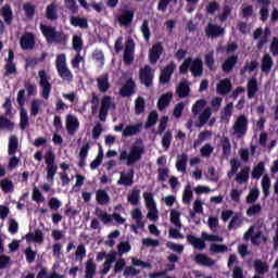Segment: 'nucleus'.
<instances>
[{
    "label": "nucleus",
    "mask_w": 278,
    "mask_h": 278,
    "mask_svg": "<svg viewBox=\"0 0 278 278\" xmlns=\"http://www.w3.org/2000/svg\"><path fill=\"white\" fill-rule=\"evenodd\" d=\"M175 68H177V65L170 63L162 71L160 77L161 84H168V81H170V76L175 73Z\"/></svg>",
    "instance_id": "obj_19"
},
{
    "label": "nucleus",
    "mask_w": 278,
    "mask_h": 278,
    "mask_svg": "<svg viewBox=\"0 0 278 278\" xmlns=\"http://www.w3.org/2000/svg\"><path fill=\"white\" fill-rule=\"evenodd\" d=\"M273 64H275V61H273L270 54H265L261 61V71L263 73H268L269 71H273Z\"/></svg>",
    "instance_id": "obj_24"
},
{
    "label": "nucleus",
    "mask_w": 278,
    "mask_h": 278,
    "mask_svg": "<svg viewBox=\"0 0 278 278\" xmlns=\"http://www.w3.org/2000/svg\"><path fill=\"white\" fill-rule=\"evenodd\" d=\"M143 200L147 208L157 206V203L155 202V197L152 192H143Z\"/></svg>",
    "instance_id": "obj_46"
},
{
    "label": "nucleus",
    "mask_w": 278,
    "mask_h": 278,
    "mask_svg": "<svg viewBox=\"0 0 278 278\" xmlns=\"http://www.w3.org/2000/svg\"><path fill=\"white\" fill-rule=\"evenodd\" d=\"M20 45L21 48L24 50L34 49V46L36 45L34 35L26 33L24 36H22Z\"/></svg>",
    "instance_id": "obj_21"
},
{
    "label": "nucleus",
    "mask_w": 278,
    "mask_h": 278,
    "mask_svg": "<svg viewBox=\"0 0 278 278\" xmlns=\"http://www.w3.org/2000/svg\"><path fill=\"white\" fill-rule=\"evenodd\" d=\"M187 168H188V154L186 153L178 154L176 156V170H178V173H182V175H186V173H188Z\"/></svg>",
    "instance_id": "obj_16"
},
{
    "label": "nucleus",
    "mask_w": 278,
    "mask_h": 278,
    "mask_svg": "<svg viewBox=\"0 0 278 278\" xmlns=\"http://www.w3.org/2000/svg\"><path fill=\"white\" fill-rule=\"evenodd\" d=\"M65 127L68 134H75L79 129V118L73 114H68L65 118Z\"/></svg>",
    "instance_id": "obj_14"
},
{
    "label": "nucleus",
    "mask_w": 278,
    "mask_h": 278,
    "mask_svg": "<svg viewBox=\"0 0 278 278\" xmlns=\"http://www.w3.org/2000/svg\"><path fill=\"white\" fill-rule=\"evenodd\" d=\"M205 64L210 68V71H216V62L214 61V51H208L205 56Z\"/></svg>",
    "instance_id": "obj_54"
},
{
    "label": "nucleus",
    "mask_w": 278,
    "mask_h": 278,
    "mask_svg": "<svg viewBox=\"0 0 278 278\" xmlns=\"http://www.w3.org/2000/svg\"><path fill=\"white\" fill-rule=\"evenodd\" d=\"M187 241L190 242L193 249L205 251V242H223L224 238L218 235L202 232L201 238H197L194 235H188Z\"/></svg>",
    "instance_id": "obj_2"
},
{
    "label": "nucleus",
    "mask_w": 278,
    "mask_h": 278,
    "mask_svg": "<svg viewBox=\"0 0 278 278\" xmlns=\"http://www.w3.org/2000/svg\"><path fill=\"white\" fill-rule=\"evenodd\" d=\"M96 201L99 205H109L110 203V193L103 189L96 191Z\"/></svg>",
    "instance_id": "obj_23"
},
{
    "label": "nucleus",
    "mask_w": 278,
    "mask_h": 278,
    "mask_svg": "<svg viewBox=\"0 0 278 278\" xmlns=\"http://www.w3.org/2000/svg\"><path fill=\"white\" fill-rule=\"evenodd\" d=\"M212 138V131L211 130H203L199 134L198 140L194 142V147L197 144H201V142H205L206 140H210Z\"/></svg>",
    "instance_id": "obj_60"
},
{
    "label": "nucleus",
    "mask_w": 278,
    "mask_h": 278,
    "mask_svg": "<svg viewBox=\"0 0 278 278\" xmlns=\"http://www.w3.org/2000/svg\"><path fill=\"white\" fill-rule=\"evenodd\" d=\"M85 273V278H94L97 275V264L92 260L87 261Z\"/></svg>",
    "instance_id": "obj_36"
},
{
    "label": "nucleus",
    "mask_w": 278,
    "mask_h": 278,
    "mask_svg": "<svg viewBox=\"0 0 278 278\" xmlns=\"http://www.w3.org/2000/svg\"><path fill=\"white\" fill-rule=\"evenodd\" d=\"M205 105H207V101H205L204 99L198 100L192 106V113L194 114V116L199 115V112H201V110H203Z\"/></svg>",
    "instance_id": "obj_61"
},
{
    "label": "nucleus",
    "mask_w": 278,
    "mask_h": 278,
    "mask_svg": "<svg viewBox=\"0 0 278 278\" xmlns=\"http://www.w3.org/2000/svg\"><path fill=\"white\" fill-rule=\"evenodd\" d=\"M134 88H136V83L132 79H129L125 86L121 89L122 97H129L134 94Z\"/></svg>",
    "instance_id": "obj_40"
},
{
    "label": "nucleus",
    "mask_w": 278,
    "mask_h": 278,
    "mask_svg": "<svg viewBox=\"0 0 278 278\" xmlns=\"http://www.w3.org/2000/svg\"><path fill=\"white\" fill-rule=\"evenodd\" d=\"M40 29L45 38L49 42H56L58 45H62L66 40V35L62 31H55V27L40 24Z\"/></svg>",
    "instance_id": "obj_4"
},
{
    "label": "nucleus",
    "mask_w": 278,
    "mask_h": 278,
    "mask_svg": "<svg viewBox=\"0 0 278 278\" xmlns=\"http://www.w3.org/2000/svg\"><path fill=\"white\" fill-rule=\"evenodd\" d=\"M177 94L181 99L188 97L190 94V85H188V80L184 79L177 87Z\"/></svg>",
    "instance_id": "obj_31"
},
{
    "label": "nucleus",
    "mask_w": 278,
    "mask_h": 278,
    "mask_svg": "<svg viewBox=\"0 0 278 278\" xmlns=\"http://www.w3.org/2000/svg\"><path fill=\"white\" fill-rule=\"evenodd\" d=\"M29 126V116L27 115V111L25 109H21L20 111V127L25 130Z\"/></svg>",
    "instance_id": "obj_44"
},
{
    "label": "nucleus",
    "mask_w": 278,
    "mask_h": 278,
    "mask_svg": "<svg viewBox=\"0 0 278 278\" xmlns=\"http://www.w3.org/2000/svg\"><path fill=\"white\" fill-rule=\"evenodd\" d=\"M195 262L197 264H201L202 266H214V264H216L214 260L205 254H198L195 256Z\"/></svg>",
    "instance_id": "obj_39"
},
{
    "label": "nucleus",
    "mask_w": 278,
    "mask_h": 278,
    "mask_svg": "<svg viewBox=\"0 0 278 278\" xmlns=\"http://www.w3.org/2000/svg\"><path fill=\"white\" fill-rule=\"evenodd\" d=\"M10 75H16V64H14V52L12 50L8 53L4 77H10Z\"/></svg>",
    "instance_id": "obj_13"
},
{
    "label": "nucleus",
    "mask_w": 278,
    "mask_h": 278,
    "mask_svg": "<svg viewBox=\"0 0 278 278\" xmlns=\"http://www.w3.org/2000/svg\"><path fill=\"white\" fill-rule=\"evenodd\" d=\"M170 99H173V92L162 94L157 102L159 110H166L170 104Z\"/></svg>",
    "instance_id": "obj_33"
},
{
    "label": "nucleus",
    "mask_w": 278,
    "mask_h": 278,
    "mask_svg": "<svg viewBox=\"0 0 278 278\" xmlns=\"http://www.w3.org/2000/svg\"><path fill=\"white\" fill-rule=\"evenodd\" d=\"M138 131H140V126L139 125H130V126H127L123 130V136H126V137L136 136V134H138Z\"/></svg>",
    "instance_id": "obj_59"
},
{
    "label": "nucleus",
    "mask_w": 278,
    "mask_h": 278,
    "mask_svg": "<svg viewBox=\"0 0 278 278\" xmlns=\"http://www.w3.org/2000/svg\"><path fill=\"white\" fill-rule=\"evenodd\" d=\"M247 131H249V117L239 115L231 127V136L240 140L247 136Z\"/></svg>",
    "instance_id": "obj_3"
},
{
    "label": "nucleus",
    "mask_w": 278,
    "mask_h": 278,
    "mask_svg": "<svg viewBox=\"0 0 278 278\" xmlns=\"http://www.w3.org/2000/svg\"><path fill=\"white\" fill-rule=\"evenodd\" d=\"M129 251H131V243H129V241H121L117 243V255H119V257H123V255L129 253Z\"/></svg>",
    "instance_id": "obj_42"
},
{
    "label": "nucleus",
    "mask_w": 278,
    "mask_h": 278,
    "mask_svg": "<svg viewBox=\"0 0 278 278\" xmlns=\"http://www.w3.org/2000/svg\"><path fill=\"white\" fill-rule=\"evenodd\" d=\"M0 188L5 194L14 191V182L9 178H4L0 181Z\"/></svg>",
    "instance_id": "obj_45"
},
{
    "label": "nucleus",
    "mask_w": 278,
    "mask_h": 278,
    "mask_svg": "<svg viewBox=\"0 0 278 278\" xmlns=\"http://www.w3.org/2000/svg\"><path fill=\"white\" fill-rule=\"evenodd\" d=\"M144 155V143L142 141L135 142L129 152L127 150H122L119 154L121 162H125L126 166H135L142 160Z\"/></svg>",
    "instance_id": "obj_1"
},
{
    "label": "nucleus",
    "mask_w": 278,
    "mask_h": 278,
    "mask_svg": "<svg viewBox=\"0 0 278 278\" xmlns=\"http://www.w3.org/2000/svg\"><path fill=\"white\" fill-rule=\"evenodd\" d=\"M147 218L148 220H151L152 223H157L160 220V211L157 210V206H151L148 207Z\"/></svg>",
    "instance_id": "obj_43"
},
{
    "label": "nucleus",
    "mask_w": 278,
    "mask_h": 278,
    "mask_svg": "<svg viewBox=\"0 0 278 278\" xmlns=\"http://www.w3.org/2000/svg\"><path fill=\"white\" fill-rule=\"evenodd\" d=\"M18 151V137L12 135L9 138L8 153L9 155H15Z\"/></svg>",
    "instance_id": "obj_34"
},
{
    "label": "nucleus",
    "mask_w": 278,
    "mask_h": 278,
    "mask_svg": "<svg viewBox=\"0 0 278 278\" xmlns=\"http://www.w3.org/2000/svg\"><path fill=\"white\" fill-rule=\"evenodd\" d=\"M31 200L35 201V203H45L46 198L42 195V192H40V189L38 187H34Z\"/></svg>",
    "instance_id": "obj_57"
},
{
    "label": "nucleus",
    "mask_w": 278,
    "mask_h": 278,
    "mask_svg": "<svg viewBox=\"0 0 278 278\" xmlns=\"http://www.w3.org/2000/svg\"><path fill=\"white\" fill-rule=\"evenodd\" d=\"M97 81L100 92H108V90H110V78L108 74L98 77Z\"/></svg>",
    "instance_id": "obj_32"
},
{
    "label": "nucleus",
    "mask_w": 278,
    "mask_h": 278,
    "mask_svg": "<svg viewBox=\"0 0 278 278\" xmlns=\"http://www.w3.org/2000/svg\"><path fill=\"white\" fill-rule=\"evenodd\" d=\"M121 236V230H114L111 233L108 235L106 240L104 241V244L106 247H114L116 244V238Z\"/></svg>",
    "instance_id": "obj_50"
},
{
    "label": "nucleus",
    "mask_w": 278,
    "mask_h": 278,
    "mask_svg": "<svg viewBox=\"0 0 278 278\" xmlns=\"http://www.w3.org/2000/svg\"><path fill=\"white\" fill-rule=\"evenodd\" d=\"M139 78L141 84H144L147 88L151 87L153 84V71L151 70V66L146 65L144 67L140 68Z\"/></svg>",
    "instance_id": "obj_10"
},
{
    "label": "nucleus",
    "mask_w": 278,
    "mask_h": 278,
    "mask_svg": "<svg viewBox=\"0 0 278 278\" xmlns=\"http://www.w3.org/2000/svg\"><path fill=\"white\" fill-rule=\"evenodd\" d=\"M262 188H263L264 197H268V194H270V178L268 176L263 177Z\"/></svg>",
    "instance_id": "obj_62"
},
{
    "label": "nucleus",
    "mask_w": 278,
    "mask_h": 278,
    "mask_svg": "<svg viewBox=\"0 0 278 278\" xmlns=\"http://www.w3.org/2000/svg\"><path fill=\"white\" fill-rule=\"evenodd\" d=\"M47 179L50 184H53L55 175H58V165L55 164V153L53 151H47L45 156Z\"/></svg>",
    "instance_id": "obj_6"
},
{
    "label": "nucleus",
    "mask_w": 278,
    "mask_h": 278,
    "mask_svg": "<svg viewBox=\"0 0 278 278\" xmlns=\"http://www.w3.org/2000/svg\"><path fill=\"white\" fill-rule=\"evenodd\" d=\"M117 185L126 187L134 186V169L128 172H121Z\"/></svg>",
    "instance_id": "obj_15"
},
{
    "label": "nucleus",
    "mask_w": 278,
    "mask_h": 278,
    "mask_svg": "<svg viewBox=\"0 0 278 278\" xmlns=\"http://www.w3.org/2000/svg\"><path fill=\"white\" fill-rule=\"evenodd\" d=\"M71 25L73 27H80V29H88V20L86 17L72 16L70 18Z\"/></svg>",
    "instance_id": "obj_28"
},
{
    "label": "nucleus",
    "mask_w": 278,
    "mask_h": 278,
    "mask_svg": "<svg viewBox=\"0 0 278 278\" xmlns=\"http://www.w3.org/2000/svg\"><path fill=\"white\" fill-rule=\"evenodd\" d=\"M115 108L116 103H114V99H112L110 96H104L100 103L99 119L102 121V123H105V118H108V112H110V110H115Z\"/></svg>",
    "instance_id": "obj_8"
},
{
    "label": "nucleus",
    "mask_w": 278,
    "mask_h": 278,
    "mask_svg": "<svg viewBox=\"0 0 278 278\" xmlns=\"http://www.w3.org/2000/svg\"><path fill=\"white\" fill-rule=\"evenodd\" d=\"M0 129L12 131V129H14V123L3 116H0Z\"/></svg>",
    "instance_id": "obj_58"
},
{
    "label": "nucleus",
    "mask_w": 278,
    "mask_h": 278,
    "mask_svg": "<svg viewBox=\"0 0 278 278\" xmlns=\"http://www.w3.org/2000/svg\"><path fill=\"white\" fill-rule=\"evenodd\" d=\"M188 68L193 77H201L203 75V61H201V59H186L180 66V73H187Z\"/></svg>",
    "instance_id": "obj_5"
},
{
    "label": "nucleus",
    "mask_w": 278,
    "mask_h": 278,
    "mask_svg": "<svg viewBox=\"0 0 278 278\" xmlns=\"http://www.w3.org/2000/svg\"><path fill=\"white\" fill-rule=\"evenodd\" d=\"M72 47L74 51H76V53H81V49H84V40L79 36L74 35L72 40Z\"/></svg>",
    "instance_id": "obj_52"
},
{
    "label": "nucleus",
    "mask_w": 278,
    "mask_h": 278,
    "mask_svg": "<svg viewBox=\"0 0 278 278\" xmlns=\"http://www.w3.org/2000/svg\"><path fill=\"white\" fill-rule=\"evenodd\" d=\"M249 173H251V168L243 167L240 173L236 176V181L239 184H247L249 181Z\"/></svg>",
    "instance_id": "obj_41"
},
{
    "label": "nucleus",
    "mask_w": 278,
    "mask_h": 278,
    "mask_svg": "<svg viewBox=\"0 0 278 278\" xmlns=\"http://www.w3.org/2000/svg\"><path fill=\"white\" fill-rule=\"evenodd\" d=\"M26 242H36L37 244H42L45 242V233L42 230L37 229L34 232H28L25 236Z\"/></svg>",
    "instance_id": "obj_17"
},
{
    "label": "nucleus",
    "mask_w": 278,
    "mask_h": 278,
    "mask_svg": "<svg viewBox=\"0 0 278 278\" xmlns=\"http://www.w3.org/2000/svg\"><path fill=\"white\" fill-rule=\"evenodd\" d=\"M55 66L61 79L64 81H73V72H71L68 64H66V54L56 55Z\"/></svg>",
    "instance_id": "obj_7"
},
{
    "label": "nucleus",
    "mask_w": 278,
    "mask_h": 278,
    "mask_svg": "<svg viewBox=\"0 0 278 278\" xmlns=\"http://www.w3.org/2000/svg\"><path fill=\"white\" fill-rule=\"evenodd\" d=\"M164 53V47L162 43H155L152 46V48L149 50V60L151 64H157V60H160V56Z\"/></svg>",
    "instance_id": "obj_12"
},
{
    "label": "nucleus",
    "mask_w": 278,
    "mask_h": 278,
    "mask_svg": "<svg viewBox=\"0 0 278 278\" xmlns=\"http://www.w3.org/2000/svg\"><path fill=\"white\" fill-rule=\"evenodd\" d=\"M42 100L35 99L30 102V114L33 116H38L40 108H42Z\"/></svg>",
    "instance_id": "obj_53"
},
{
    "label": "nucleus",
    "mask_w": 278,
    "mask_h": 278,
    "mask_svg": "<svg viewBox=\"0 0 278 278\" xmlns=\"http://www.w3.org/2000/svg\"><path fill=\"white\" fill-rule=\"evenodd\" d=\"M85 258H86V245L79 244L77 245L75 251V260L76 262H84Z\"/></svg>",
    "instance_id": "obj_56"
},
{
    "label": "nucleus",
    "mask_w": 278,
    "mask_h": 278,
    "mask_svg": "<svg viewBox=\"0 0 278 278\" xmlns=\"http://www.w3.org/2000/svg\"><path fill=\"white\" fill-rule=\"evenodd\" d=\"M193 199H194V191H192V186L190 185L185 186V189L182 192V203L185 205H190Z\"/></svg>",
    "instance_id": "obj_26"
},
{
    "label": "nucleus",
    "mask_w": 278,
    "mask_h": 278,
    "mask_svg": "<svg viewBox=\"0 0 278 278\" xmlns=\"http://www.w3.org/2000/svg\"><path fill=\"white\" fill-rule=\"evenodd\" d=\"M225 34V28L214 25V24H208L206 26V36L208 38H218V36H223Z\"/></svg>",
    "instance_id": "obj_20"
},
{
    "label": "nucleus",
    "mask_w": 278,
    "mask_h": 278,
    "mask_svg": "<svg viewBox=\"0 0 278 278\" xmlns=\"http://www.w3.org/2000/svg\"><path fill=\"white\" fill-rule=\"evenodd\" d=\"M242 226V218L238 215H233L229 225L228 229H238V227Z\"/></svg>",
    "instance_id": "obj_64"
},
{
    "label": "nucleus",
    "mask_w": 278,
    "mask_h": 278,
    "mask_svg": "<svg viewBox=\"0 0 278 278\" xmlns=\"http://www.w3.org/2000/svg\"><path fill=\"white\" fill-rule=\"evenodd\" d=\"M128 203L132 205H139L140 203V189L134 188L127 197Z\"/></svg>",
    "instance_id": "obj_37"
},
{
    "label": "nucleus",
    "mask_w": 278,
    "mask_h": 278,
    "mask_svg": "<svg viewBox=\"0 0 278 278\" xmlns=\"http://www.w3.org/2000/svg\"><path fill=\"white\" fill-rule=\"evenodd\" d=\"M169 222L173 223L176 229H181V212L172 210L169 212Z\"/></svg>",
    "instance_id": "obj_29"
},
{
    "label": "nucleus",
    "mask_w": 278,
    "mask_h": 278,
    "mask_svg": "<svg viewBox=\"0 0 278 278\" xmlns=\"http://www.w3.org/2000/svg\"><path fill=\"white\" fill-rule=\"evenodd\" d=\"M46 17L48 21H58V4L51 3L46 8Z\"/></svg>",
    "instance_id": "obj_30"
},
{
    "label": "nucleus",
    "mask_w": 278,
    "mask_h": 278,
    "mask_svg": "<svg viewBox=\"0 0 278 278\" xmlns=\"http://www.w3.org/2000/svg\"><path fill=\"white\" fill-rule=\"evenodd\" d=\"M229 252V247L225 245V244H218L213 242L210 245V253L212 255H218V253H228Z\"/></svg>",
    "instance_id": "obj_35"
},
{
    "label": "nucleus",
    "mask_w": 278,
    "mask_h": 278,
    "mask_svg": "<svg viewBox=\"0 0 278 278\" xmlns=\"http://www.w3.org/2000/svg\"><path fill=\"white\" fill-rule=\"evenodd\" d=\"M238 63V56H230L226 60V62L222 65L224 73H231L233 71V66Z\"/></svg>",
    "instance_id": "obj_38"
},
{
    "label": "nucleus",
    "mask_w": 278,
    "mask_h": 278,
    "mask_svg": "<svg viewBox=\"0 0 278 278\" xmlns=\"http://www.w3.org/2000/svg\"><path fill=\"white\" fill-rule=\"evenodd\" d=\"M116 260V252L109 253L108 260L103 263L101 274L108 275L112 268V264H114V261Z\"/></svg>",
    "instance_id": "obj_25"
},
{
    "label": "nucleus",
    "mask_w": 278,
    "mask_h": 278,
    "mask_svg": "<svg viewBox=\"0 0 278 278\" xmlns=\"http://www.w3.org/2000/svg\"><path fill=\"white\" fill-rule=\"evenodd\" d=\"M39 85L42 90V98L47 101L51 94V83H49V76L45 70L39 71Z\"/></svg>",
    "instance_id": "obj_9"
},
{
    "label": "nucleus",
    "mask_w": 278,
    "mask_h": 278,
    "mask_svg": "<svg viewBox=\"0 0 278 278\" xmlns=\"http://www.w3.org/2000/svg\"><path fill=\"white\" fill-rule=\"evenodd\" d=\"M211 116H212V109H210V108L204 109L199 117L200 127H203V125H206V123H207V121H210Z\"/></svg>",
    "instance_id": "obj_55"
},
{
    "label": "nucleus",
    "mask_w": 278,
    "mask_h": 278,
    "mask_svg": "<svg viewBox=\"0 0 278 278\" xmlns=\"http://www.w3.org/2000/svg\"><path fill=\"white\" fill-rule=\"evenodd\" d=\"M80 64H86V60L81 56V52H77L74 59H72V67L79 73L81 71Z\"/></svg>",
    "instance_id": "obj_47"
},
{
    "label": "nucleus",
    "mask_w": 278,
    "mask_h": 278,
    "mask_svg": "<svg viewBox=\"0 0 278 278\" xmlns=\"http://www.w3.org/2000/svg\"><path fill=\"white\" fill-rule=\"evenodd\" d=\"M202 157H210L214 153V147L211 143L204 144L200 150Z\"/></svg>",
    "instance_id": "obj_63"
},
{
    "label": "nucleus",
    "mask_w": 278,
    "mask_h": 278,
    "mask_svg": "<svg viewBox=\"0 0 278 278\" xmlns=\"http://www.w3.org/2000/svg\"><path fill=\"white\" fill-rule=\"evenodd\" d=\"M233 114V102H228L222 111V121H229Z\"/></svg>",
    "instance_id": "obj_51"
},
{
    "label": "nucleus",
    "mask_w": 278,
    "mask_h": 278,
    "mask_svg": "<svg viewBox=\"0 0 278 278\" xmlns=\"http://www.w3.org/2000/svg\"><path fill=\"white\" fill-rule=\"evenodd\" d=\"M255 231V226H252L249 228V230L244 233L243 238L245 240H249V238L252 239L253 244H261L263 242H268V238H266L262 232H256Z\"/></svg>",
    "instance_id": "obj_11"
},
{
    "label": "nucleus",
    "mask_w": 278,
    "mask_h": 278,
    "mask_svg": "<svg viewBox=\"0 0 278 278\" xmlns=\"http://www.w3.org/2000/svg\"><path fill=\"white\" fill-rule=\"evenodd\" d=\"M0 14H1V16H3V18H4L5 23H8V25H10V23H12L13 13H12V8H10V5H4L0 10Z\"/></svg>",
    "instance_id": "obj_49"
},
{
    "label": "nucleus",
    "mask_w": 278,
    "mask_h": 278,
    "mask_svg": "<svg viewBox=\"0 0 278 278\" xmlns=\"http://www.w3.org/2000/svg\"><path fill=\"white\" fill-rule=\"evenodd\" d=\"M217 94H229L231 92V80L229 78H225L217 84L216 87Z\"/></svg>",
    "instance_id": "obj_22"
},
{
    "label": "nucleus",
    "mask_w": 278,
    "mask_h": 278,
    "mask_svg": "<svg viewBox=\"0 0 278 278\" xmlns=\"http://www.w3.org/2000/svg\"><path fill=\"white\" fill-rule=\"evenodd\" d=\"M258 90H260V87H257V79L255 77L250 78L248 80V98L253 99V97L257 94Z\"/></svg>",
    "instance_id": "obj_27"
},
{
    "label": "nucleus",
    "mask_w": 278,
    "mask_h": 278,
    "mask_svg": "<svg viewBox=\"0 0 278 278\" xmlns=\"http://www.w3.org/2000/svg\"><path fill=\"white\" fill-rule=\"evenodd\" d=\"M136 46L134 45L132 40H128L126 42V48L124 51V62L125 64H131L134 62V51Z\"/></svg>",
    "instance_id": "obj_18"
},
{
    "label": "nucleus",
    "mask_w": 278,
    "mask_h": 278,
    "mask_svg": "<svg viewBox=\"0 0 278 278\" xmlns=\"http://www.w3.org/2000/svg\"><path fill=\"white\" fill-rule=\"evenodd\" d=\"M118 21L121 25H131V21H134V13L131 11H125L119 17Z\"/></svg>",
    "instance_id": "obj_48"
}]
</instances>
